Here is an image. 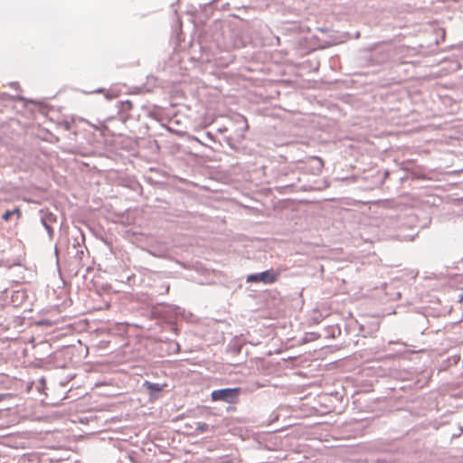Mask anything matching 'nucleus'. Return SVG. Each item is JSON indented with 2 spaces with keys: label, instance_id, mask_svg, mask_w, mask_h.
<instances>
[{
  "label": "nucleus",
  "instance_id": "nucleus-1",
  "mask_svg": "<svg viewBox=\"0 0 463 463\" xmlns=\"http://www.w3.org/2000/svg\"><path fill=\"white\" fill-rule=\"evenodd\" d=\"M279 278V273L273 270H265L260 273L250 274L247 277V282H262L271 284Z\"/></svg>",
  "mask_w": 463,
  "mask_h": 463
},
{
  "label": "nucleus",
  "instance_id": "nucleus-2",
  "mask_svg": "<svg viewBox=\"0 0 463 463\" xmlns=\"http://www.w3.org/2000/svg\"><path fill=\"white\" fill-rule=\"evenodd\" d=\"M238 392V388L220 389L213 391L211 396L213 401H224L227 402H232L235 400Z\"/></svg>",
  "mask_w": 463,
  "mask_h": 463
},
{
  "label": "nucleus",
  "instance_id": "nucleus-3",
  "mask_svg": "<svg viewBox=\"0 0 463 463\" xmlns=\"http://www.w3.org/2000/svg\"><path fill=\"white\" fill-rule=\"evenodd\" d=\"M144 386L147 390L152 391V392H161L163 390V386L161 384L150 383L147 381L144 383Z\"/></svg>",
  "mask_w": 463,
  "mask_h": 463
},
{
  "label": "nucleus",
  "instance_id": "nucleus-4",
  "mask_svg": "<svg viewBox=\"0 0 463 463\" xmlns=\"http://www.w3.org/2000/svg\"><path fill=\"white\" fill-rule=\"evenodd\" d=\"M195 430L200 432L205 431L208 430V425L205 423H197Z\"/></svg>",
  "mask_w": 463,
  "mask_h": 463
},
{
  "label": "nucleus",
  "instance_id": "nucleus-5",
  "mask_svg": "<svg viewBox=\"0 0 463 463\" xmlns=\"http://www.w3.org/2000/svg\"><path fill=\"white\" fill-rule=\"evenodd\" d=\"M313 160H315L317 163V167L319 170H321L324 165L323 160L319 157H313Z\"/></svg>",
  "mask_w": 463,
  "mask_h": 463
},
{
  "label": "nucleus",
  "instance_id": "nucleus-6",
  "mask_svg": "<svg viewBox=\"0 0 463 463\" xmlns=\"http://www.w3.org/2000/svg\"><path fill=\"white\" fill-rule=\"evenodd\" d=\"M13 214V212L12 211H6L4 214H3V219L5 220V221H8L10 219V217L12 216Z\"/></svg>",
  "mask_w": 463,
  "mask_h": 463
},
{
  "label": "nucleus",
  "instance_id": "nucleus-7",
  "mask_svg": "<svg viewBox=\"0 0 463 463\" xmlns=\"http://www.w3.org/2000/svg\"><path fill=\"white\" fill-rule=\"evenodd\" d=\"M43 224H44V227H45V229H46L47 232H48V233H49V235L51 236V235H52V228H51L47 223L43 222Z\"/></svg>",
  "mask_w": 463,
  "mask_h": 463
},
{
  "label": "nucleus",
  "instance_id": "nucleus-8",
  "mask_svg": "<svg viewBox=\"0 0 463 463\" xmlns=\"http://www.w3.org/2000/svg\"><path fill=\"white\" fill-rule=\"evenodd\" d=\"M13 213H19V210L18 209H14V211H12Z\"/></svg>",
  "mask_w": 463,
  "mask_h": 463
}]
</instances>
